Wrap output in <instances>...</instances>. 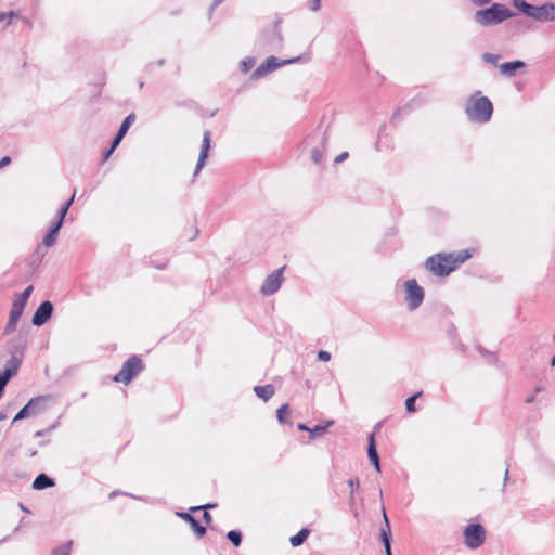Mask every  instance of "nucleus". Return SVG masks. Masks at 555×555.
I'll list each match as a JSON object with an SVG mask.
<instances>
[{
    "mask_svg": "<svg viewBox=\"0 0 555 555\" xmlns=\"http://www.w3.org/2000/svg\"><path fill=\"white\" fill-rule=\"evenodd\" d=\"M470 257L472 253L468 249L460 250L456 255L439 253L426 259L425 269L437 276H447Z\"/></svg>",
    "mask_w": 555,
    "mask_h": 555,
    "instance_id": "f257e3e1",
    "label": "nucleus"
},
{
    "mask_svg": "<svg viewBox=\"0 0 555 555\" xmlns=\"http://www.w3.org/2000/svg\"><path fill=\"white\" fill-rule=\"evenodd\" d=\"M467 119L472 122L486 124L493 115V104L489 98L476 91L466 102L464 108Z\"/></svg>",
    "mask_w": 555,
    "mask_h": 555,
    "instance_id": "f03ea898",
    "label": "nucleus"
},
{
    "mask_svg": "<svg viewBox=\"0 0 555 555\" xmlns=\"http://www.w3.org/2000/svg\"><path fill=\"white\" fill-rule=\"evenodd\" d=\"M512 4L519 12L539 23L555 21V3L547 2L541 5L528 3L526 0H512Z\"/></svg>",
    "mask_w": 555,
    "mask_h": 555,
    "instance_id": "7ed1b4c3",
    "label": "nucleus"
},
{
    "mask_svg": "<svg viewBox=\"0 0 555 555\" xmlns=\"http://www.w3.org/2000/svg\"><path fill=\"white\" fill-rule=\"evenodd\" d=\"M514 16V13L503 3H493L491 7L475 12L474 21L483 27L501 24Z\"/></svg>",
    "mask_w": 555,
    "mask_h": 555,
    "instance_id": "20e7f679",
    "label": "nucleus"
},
{
    "mask_svg": "<svg viewBox=\"0 0 555 555\" xmlns=\"http://www.w3.org/2000/svg\"><path fill=\"white\" fill-rule=\"evenodd\" d=\"M143 367L142 360L138 356H131L124 362L120 371L114 376L113 380L128 385Z\"/></svg>",
    "mask_w": 555,
    "mask_h": 555,
    "instance_id": "39448f33",
    "label": "nucleus"
},
{
    "mask_svg": "<svg viewBox=\"0 0 555 555\" xmlns=\"http://www.w3.org/2000/svg\"><path fill=\"white\" fill-rule=\"evenodd\" d=\"M405 302L410 311L416 310L424 301L425 292L415 279L404 282Z\"/></svg>",
    "mask_w": 555,
    "mask_h": 555,
    "instance_id": "423d86ee",
    "label": "nucleus"
},
{
    "mask_svg": "<svg viewBox=\"0 0 555 555\" xmlns=\"http://www.w3.org/2000/svg\"><path fill=\"white\" fill-rule=\"evenodd\" d=\"M282 43L283 37L276 26L263 30L257 40L258 47L266 52L279 50Z\"/></svg>",
    "mask_w": 555,
    "mask_h": 555,
    "instance_id": "0eeeda50",
    "label": "nucleus"
},
{
    "mask_svg": "<svg viewBox=\"0 0 555 555\" xmlns=\"http://www.w3.org/2000/svg\"><path fill=\"white\" fill-rule=\"evenodd\" d=\"M300 57H294L288 60L279 61L275 56L267 57L250 75L251 80H258L279 67L299 61Z\"/></svg>",
    "mask_w": 555,
    "mask_h": 555,
    "instance_id": "6e6552de",
    "label": "nucleus"
},
{
    "mask_svg": "<svg viewBox=\"0 0 555 555\" xmlns=\"http://www.w3.org/2000/svg\"><path fill=\"white\" fill-rule=\"evenodd\" d=\"M464 543L470 550L480 547L486 541V530L480 524H469L463 531Z\"/></svg>",
    "mask_w": 555,
    "mask_h": 555,
    "instance_id": "1a4fd4ad",
    "label": "nucleus"
},
{
    "mask_svg": "<svg viewBox=\"0 0 555 555\" xmlns=\"http://www.w3.org/2000/svg\"><path fill=\"white\" fill-rule=\"evenodd\" d=\"M311 141H318L319 145L314 146L311 151V160L315 165H320L323 160V153L326 149L328 137L326 131L323 132H313L311 135L307 137L306 143L310 144Z\"/></svg>",
    "mask_w": 555,
    "mask_h": 555,
    "instance_id": "9d476101",
    "label": "nucleus"
},
{
    "mask_svg": "<svg viewBox=\"0 0 555 555\" xmlns=\"http://www.w3.org/2000/svg\"><path fill=\"white\" fill-rule=\"evenodd\" d=\"M44 397L31 398L14 416L12 423L37 415L44 409Z\"/></svg>",
    "mask_w": 555,
    "mask_h": 555,
    "instance_id": "9b49d317",
    "label": "nucleus"
},
{
    "mask_svg": "<svg viewBox=\"0 0 555 555\" xmlns=\"http://www.w3.org/2000/svg\"><path fill=\"white\" fill-rule=\"evenodd\" d=\"M27 346V334L22 330L16 335L10 338L5 345V350L10 356L24 358V352Z\"/></svg>",
    "mask_w": 555,
    "mask_h": 555,
    "instance_id": "f8f14e48",
    "label": "nucleus"
},
{
    "mask_svg": "<svg viewBox=\"0 0 555 555\" xmlns=\"http://www.w3.org/2000/svg\"><path fill=\"white\" fill-rule=\"evenodd\" d=\"M283 271L284 267L273 271L266 278L260 288V292L263 296H271L280 289Z\"/></svg>",
    "mask_w": 555,
    "mask_h": 555,
    "instance_id": "ddd939ff",
    "label": "nucleus"
},
{
    "mask_svg": "<svg viewBox=\"0 0 555 555\" xmlns=\"http://www.w3.org/2000/svg\"><path fill=\"white\" fill-rule=\"evenodd\" d=\"M52 313H53L52 302L49 300H44L36 309L35 313L31 318V323L35 326H42L43 324H46L49 321Z\"/></svg>",
    "mask_w": 555,
    "mask_h": 555,
    "instance_id": "4468645a",
    "label": "nucleus"
},
{
    "mask_svg": "<svg viewBox=\"0 0 555 555\" xmlns=\"http://www.w3.org/2000/svg\"><path fill=\"white\" fill-rule=\"evenodd\" d=\"M210 143H211V133L209 130H206L203 135L202 149H201L197 164H196V167L194 170L195 176L202 170V168L205 165L206 158L208 156V151L210 149Z\"/></svg>",
    "mask_w": 555,
    "mask_h": 555,
    "instance_id": "2eb2a0df",
    "label": "nucleus"
},
{
    "mask_svg": "<svg viewBox=\"0 0 555 555\" xmlns=\"http://www.w3.org/2000/svg\"><path fill=\"white\" fill-rule=\"evenodd\" d=\"M176 515L188 522L193 532L197 538H202L206 533V527L201 525V522L189 512H177Z\"/></svg>",
    "mask_w": 555,
    "mask_h": 555,
    "instance_id": "dca6fc26",
    "label": "nucleus"
},
{
    "mask_svg": "<svg viewBox=\"0 0 555 555\" xmlns=\"http://www.w3.org/2000/svg\"><path fill=\"white\" fill-rule=\"evenodd\" d=\"M383 517H384V521H385V528L380 529L379 539L385 547V554L392 555V553H391V529H390L389 520H388L385 509H383Z\"/></svg>",
    "mask_w": 555,
    "mask_h": 555,
    "instance_id": "f3484780",
    "label": "nucleus"
},
{
    "mask_svg": "<svg viewBox=\"0 0 555 555\" xmlns=\"http://www.w3.org/2000/svg\"><path fill=\"white\" fill-rule=\"evenodd\" d=\"M134 120H135V115L133 113L129 114L124 119L117 133L115 134L114 139L112 140L113 149H117V146L120 144L121 140L124 139V137L128 132L130 126L134 122Z\"/></svg>",
    "mask_w": 555,
    "mask_h": 555,
    "instance_id": "a211bd4d",
    "label": "nucleus"
},
{
    "mask_svg": "<svg viewBox=\"0 0 555 555\" xmlns=\"http://www.w3.org/2000/svg\"><path fill=\"white\" fill-rule=\"evenodd\" d=\"M525 66L526 63L519 60L505 62L500 65V72L507 77H513L517 69L524 68Z\"/></svg>",
    "mask_w": 555,
    "mask_h": 555,
    "instance_id": "6ab92c4d",
    "label": "nucleus"
},
{
    "mask_svg": "<svg viewBox=\"0 0 555 555\" xmlns=\"http://www.w3.org/2000/svg\"><path fill=\"white\" fill-rule=\"evenodd\" d=\"M54 485H55L54 479L44 473L39 474L33 481V488L36 490L48 489V488L53 487Z\"/></svg>",
    "mask_w": 555,
    "mask_h": 555,
    "instance_id": "aec40b11",
    "label": "nucleus"
},
{
    "mask_svg": "<svg viewBox=\"0 0 555 555\" xmlns=\"http://www.w3.org/2000/svg\"><path fill=\"white\" fill-rule=\"evenodd\" d=\"M254 392L256 393V396L258 398H260L267 402L269 399H271L273 397L275 390L271 384H268V385H263V386H255Z\"/></svg>",
    "mask_w": 555,
    "mask_h": 555,
    "instance_id": "412c9836",
    "label": "nucleus"
},
{
    "mask_svg": "<svg viewBox=\"0 0 555 555\" xmlns=\"http://www.w3.org/2000/svg\"><path fill=\"white\" fill-rule=\"evenodd\" d=\"M310 534V530L308 528H301L295 535L291 537L289 543L294 547H298L305 543Z\"/></svg>",
    "mask_w": 555,
    "mask_h": 555,
    "instance_id": "4be33fe9",
    "label": "nucleus"
},
{
    "mask_svg": "<svg viewBox=\"0 0 555 555\" xmlns=\"http://www.w3.org/2000/svg\"><path fill=\"white\" fill-rule=\"evenodd\" d=\"M367 457H369L370 462L379 460V455H378V452L376 449V443H375V433H371L369 436Z\"/></svg>",
    "mask_w": 555,
    "mask_h": 555,
    "instance_id": "5701e85b",
    "label": "nucleus"
},
{
    "mask_svg": "<svg viewBox=\"0 0 555 555\" xmlns=\"http://www.w3.org/2000/svg\"><path fill=\"white\" fill-rule=\"evenodd\" d=\"M23 359L17 358L14 356H10V358L7 360L4 370L11 372L13 375H15L22 365Z\"/></svg>",
    "mask_w": 555,
    "mask_h": 555,
    "instance_id": "b1692460",
    "label": "nucleus"
},
{
    "mask_svg": "<svg viewBox=\"0 0 555 555\" xmlns=\"http://www.w3.org/2000/svg\"><path fill=\"white\" fill-rule=\"evenodd\" d=\"M334 424V421H326L324 424H318L314 427L309 429L310 436L312 438L320 437L324 435L330 426Z\"/></svg>",
    "mask_w": 555,
    "mask_h": 555,
    "instance_id": "393cba45",
    "label": "nucleus"
},
{
    "mask_svg": "<svg viewBox=\"0 0 555 555\" xmlns=\"http://www.w3.org/2000/svg\"><path fill=\"white\" fill-rule=\"evenodd\" d=\"M74 198H75V192L73 193V195L67 199L65 201L61 207L59 208L57 212H56V216L64 219L66 218V215L70 208V206L73 205L74 203Z\"/></svg>",
    "mask_w": 555,
    "mask_h": 555,
    "instance_id": "a878e982",
    "label": "nucleus"
},
{
    "mask_svg": "<svg viewBox=\"0 0 555 555\" xmlns=\"http://www.w3.org/2000/svg\"><path fill=\"white\" fill-rule=\"evenodd\" d=\"M24 308H25V306L13 301L11 310H10L9 318L13 319V320H16V321H20V319H21V317L23 314Z\"/></svg>",
    "mask_w": 555,
    "mask_h": 555,
    "instance_id": "bb28decb",
    "label": "nucleus"
},
{
    "mask_svg": "<svg viewBox=\"0 0 555 555\" xmlns=\"http://www.w3.org/2000/svg\"><path fill=\"white\" fill-rule=\"evenodd\" d=\"M73 541H68L52 550L51 555H70Z\"/></svg>",
    "mask_w": 555,
    "mask_h": 555,
    "instance_id": "cd10ccee",
    "label": "nucleus"
},
{
    "mask_svg": "<svg viewBox=\"0 0 555 555\" xmlns=\"http://www.w3.org/2000/svg\"><path fill=\"white\" fill-rule=\"evenodd\" d=\"M227 539L235 546L238 547L242 543V532L240 530H230L227 533Z\"/></svg>",
    "mask_w": 555,
    "mask_h": 555,
    "instance_id": "c85d7f7f",
    "label": "nucleus"
},
{
    "mask_svg": "<svg viewBox=\"0 0 555 555\" xmlns=\"http://www.w3.org/2000/svg\"><path fill=\"white\" fill-rule=\"evenodd\" d=\"M57 235H59L57 232H55L54 230L49 229L47 234L43 237L42 244L46 247H52L55 244V242H56Z\"/></svg>",
    "mask_w": 555,
    "mask_h": 555,
    "instance_id": "c756f323",
    "label": "nucleus"
},
{
    "mask_svg": "<svg viewBox=\"0 0 555 555\" xmlns=\"http://www.w3.org/2000/svg\"><path fill=\"white\" fill-rule=\"evenodd\" d=\"M256 64V59L253 56L245 57L240 63V69L242 73H248Z\"/></svg>",
    "mask_w": 555,
    "mask_h": 555,
    "instance_id": "7c9ffc66",
    "label": "nucleus"
},
{
    "mask_svg": "<svg viewBox=\"0 0 555 555\" xmlns=\"http://www.w3.org/2000/svg\"><path fill=\"white\" fill-rule=\"evenodd\" d=\"M421 396L422 391H418L405 400L404 404L408 413H414L416 411L415 401Z\"/></svg>",
    "mask_w": 555,
    "mask_h": 555,
    "instance_id": "2f4dec72",
    "label": "nucleus"
},
{
    "mask_svg": "<svg viewBox=\"0 0 555 555\" xmlns=\"http://www.w3.org/2000/svg\"><path fill=\"white\" fill-rule=\"evenodd\" d=\"M34 287L31 285L27 286L20 295L16 299H14L13 301L17 302V304H21L23 306H26L27 304V300L33 292Z\"/></svg>",
    "mask_w": 555,
    "mask_h": 555,
    "instance_id": "473e14b6",
    "label": "nucleus"
},
{
    "mask_svg": "<svg viewBox=\"0 0 555 555\" xmlns=\"http://www.w3.org/2000/svg\"><path fill=\"white\" fill-rule=\"evenodd\" d=\"M289 413V406L287 403L282 404L276 411V417L281 424H286V415Z\"/></svg>",
    "mask_w": 555,
    "mask_h": 555,
    "instance_id": "72a5a7b5",
    "label": "nucleus"
},
{
    "mask_svg": "<svg viewBox=\"0 0 555 555\" xmlns=\"http://www.w3.org/2000/svg\"><path fill=\"white\" fill-rule=\"evenodd\" d=\"M348 486L350 487V505H352L354 502V492L357 489L360 488L359 478H357V477L350 478L348 480Z\"/></svg>",
    "mask_w": 555,
    "mask_h": 555,
    "instance_id": "f704fd0d",
    "label": "nucleus"
},
{
    "mask_svg": "<svg viewBox=\"0 0 555 555\" xmlns=\"http://www.w3.org/2000/svg\"><path fill=\"white\" fill-rule=\"evenodd\" d=\"M17 323H18V321L9 318L7 324L3 328L2 336H8V335L12 334L13 332H15L16 327H17Z\"/></svg>",
    "mask_w": 555,
    "mask_h": 555,
    "instance_id": "c9c22d12",
    "label": "nucleus"
},
{
    "mask_svg": "<svg viewBox=\"0 0 555 555\" xmlns=\"http://www.w3.org/2000/svg\"><path fill=\"white\" fill-rule=\"evenodd\" d=\"M14 375L11 372H9L4 369L2 371H0V387L5 389V386L8 385V383L10 382V379Z\"/></svg>",
    "mask_w": 555,
    "mask_h": 555,
    "instance_id": "e433bc0d",
    "label": "nucleus"
},
{
    "mask_svg": "<svg viewBox=\"0 0 555 555\" xmlns=\"http://www.w3.org/2000/svg\"><path fill=\"white\" fill-rule=\"evenodd\" d=\"M499 59H500V55H498V54H493V53H483L482 54V60L486 63H489V64H492V65H496Z\"/></svg>",
    "mask_w": 555,
    "mask_h": 555,
    "instance_id": "4c0bfd02",
    "label": "nucleus"
},
{
    "mask_svg": "<svg viewBox=\"0 0 555 555\" xmlns=\"http://www.w3.org/2000/svg\"><path fill=\"white\" fill-rule=\"evenodd\" d=\"M64 219L60 218V217H55V220L52 222L50 229L51 230H54L55 232H60L61 228L63 227L64 224Z\"/></svg>",
    "mask_w": 555,
    "mask_h": 555,
    "instance_id": "58836bf2",
    "label": "nucleus"
},
{
    "mask_svg": "<svg viewBox=\"0 0 555 555\" xmlns=\"http://www.w3.org/2000/svg\"><path fill=\"white\" fill-rule=\"evenodd\" d=\"M318 360L323 361V362H327V361L331 360V353L328 351H325V350H320L318 352Z\"/></svg>",
    "mask_w": 555,
    "mask_h": 555,
    "instance_id": "ea45409f",
    "label": "nucleus"
},
{
    "mask_svg": "<svg viewBox=\"0 0 555 555\" xmlns=\"http://www.w3.org/2000/svg\"><path fill=\"white\" fill-rule=\"evenodd\" d=\"M150 263H151V266H153L156 269L164 270L167 268L168 260H164L160 262L159 261L154 262L153 260H151Z\"/></svg>",
    "mask_w": 555,
    "mask_h": 555,
    "instance_id": "a19ab883",
    "label": "nucleus"
},
{
    "mask_svg": "<svg viewBox=\"0 0 555 555\" xmlns=\"http://www.w3.org/2000/svg\"><path fill=\"white\" fill-rule=\"evenodd\" d=\"M321 8V0H310L309 1V9L313 12L319 11Z\"/></svg>",
    "mask_w": 555,
    "mask_h": 555,
    "instance_id": "79ce46f5",
    "label": "nucleus"
},
{
    "mask_svg": "<svg viewBox=\"0 0 555 555\" xmlns=\"http://www.w3.org/2000/svg\"><path fill=\"white\" fill-rule=\"evenodd\" d=\"M15 16V12L11 11L8 14L0 12V23L3 22L7 17H9L8 25L11 24V20Z\"/></svg>",
    "mask_w": 555,
    "mask_h": 555,
    "instance_id": "37998d69",
    "label": "nucleus"
},
{
    "mask_svg": "<svg viewBox=\"0 0 555 555\" xmlns=\"http://www.w3.org/2000/svg\"><path fill=\"white\" fill-rule=\"evenodd\" d=\"M348 156H349L348 152H343L338 156H336L334 162H335V164L343 163L344 160H346L348 158Z\"/></svg>",
    "mask_w": 555,
    "mask_h": 555,
    "instance_id": "c03bdc74",
    "label": "nucleus"
},
{
    "mask_svg": "<svg viewBox=\"0 0 555 555\" xmlns=\"http://www.w3.org/2000/svg\"><path fill=\"white\" fill-rule=\"evenodd\" d=\"M116 149H113V142H112L109 149L104 152L102 162H106L111 157V155L113 154V152Z\"/></svg>",
    "mask_w": 555,
    "mask_h": 555,
    "instance_id": "a18cd8bd",
    "label": "nucleus"
},
{
    "mask_svg": "<svg viewBox=\"0 0 555 555\" xmlns=\"http://www.w3.org/2000/svg\"><path fill=\"white\" fill-rule=\"evenodd\" d=\"M12 162L11 157L10 156H4L0 159V169L10 165Z\"/></svg>",
    "mask_w": 555,
    "mask_h": 555,
    "instance_id": "49530a36",
    "label": "nucleus"
},
{
    "mask_svg": "<svg viewBox=\"0 0 555 555\" xmlns=\"http://www.w3.org/2000/svg\"><path fill=\"white\" fill-rule=\"evenodd\" d=\"M54 427H55V425H53V426H51L50 428H47V429L37 430L35 433V437H42V436H44L47 433H49Z\"/></svg>",
    "mask_w": 555,
    "mask_h": 555,
    "instance_id": "de8ad7c7",
    "label": "nucleus"
},
{
    "mask_svg": "<svg viewBox=\"0 0 555 555\" xmlns=\"http://www.w3.org/2000/svg\"><path fill=\"white\" fill-rule=\"evenodd\" d=\"M203 519L207 525H210L212 521V516L207 511H204Z\"/></svg>",
    "mask_w": 555,
    "mask_h": 555,
    "instance_id": "09e8293b",
    "label": "nucleus"
},
{
    "mask_svg": "<svg viewBox=\"0 0 555 555\" xmlns=\"http://www.w3.org/2000/svg\"><path fill=\"white\" fill-rule=\"evenodd\" d=\"M224 0H214L209 7V12H212L216 10L217 7H219Z\"/></svg>",
    "mask_w": 555,
    "mask_h": 555,
    "instance_id": "8fccbe9b",
    "label": "nucleus"
},
{
    "mask_svg": "<svg viewBox=\"0 0 555 555\" xmlns=\"http://www.w3.org/2000/svg\"><path fill=\"white\" fill-rule=\"evenodd\" d=\"M509 465L507 464V467L505 469V473H504V482H503V488H502V491L505 490V487H506V482H507V479H508V473H509Z\"/></svg>",
    "mask_w": 555,
    "mask_h": 555,
    "instance_id": "3c124183",
    "label": "nucleus"
},
{
    "mask_svg": "<svg viewBox=\"0 0 555 555\" xmlns=\"http://www.w3.org/2000/svg\"><path fill=\"white\" fill-rule=\"evenodd\" d=\"M476 5H485L490 2V0H470Z\"/></svg>",
    "mask_w": 555,
    "mask_h": 555,
    "instance_id": "603ef678",
    "label": "nucleus"
},
{
    "mask_svg": "<svg viewBox=\"0 0 555 555\" xmlns=\"http://www.w3.org/2000/svg\"><path fill=\"white\" fill-rule=\"evenodd\" d=\"M297 428H298L299 430H301V431H309V429H310V428H309L306 424H304V423H299V424L297 425Z\"/></svg>",
    "mask_w": 555,
    "mask_h": 555,
    "instance_id": "864d4df0",
    "label": "nucleus"
},
{
    "mask_svg": "<svg viewBox=\"0 0 555 555\" xmlns=\"http://www.w3.org/2000/svg\"><path fill=\"white\" fill-rule=\"evenodd\" d=\"M377 472H380V460L371 462Z\"/></svg>",
    "mask_w": 555,
    "mask_h": 555,
    "instance_id": "5fc2aeb1",
    "label": "nucleus"
},
{
    "mask_svg": "<svg viewBox=\"0 0 555 555\" xmlns=\"http://www.w3.org/2000/svg\"><path fill=\"white\" fill-rule=\"evenodd\" d=\"M202 506H203V509H204V511H207V509H209V508H214V507H216V506H217V504H215V503H208V504H205V505H202Z\"/></svg>",
    "mask_w": 555,
    "mask_h": 555,
    "instance_id": "6e6d98bb",
    "label": "nucleus"
},
{
    "mask_svg": "<svg viewBox=\"0 0 555 555\" xmlns=\"http://www.w3.org/2000/svg\"><path fill=\"white\" fill-rule=\"evenodd\" d=\"M478 350H479V352H480L481 354H489V356H491V357H494V354H493V353L488 352V351H487V350H485L481 346H478Z\"/></svg>",
    "mask_w": 555,
    "mask_h": 555,
    "instance_id": "4d7b16f0",
    "label": "nucleus"
},
{
    "mask_svg": "<svg viewBox=\"0 0 555 555\" xmlns=\"http://www.w3.org/2000/svg\"><path fill=\"white\" fill-rule=\"evenodd\" d=\"M201 509H203L202 505L201 506H193V507L190 508L189 513H194V512H197V511H201Z\"/></svg>",
    "mask_w": 555,
    "mask_h": 555,
    "instance_id": "13d9d810",
    "label": "nucleus"
},
{
    "mask_svg": "<svg viewBox=\"0 0 555 555\" xmlns=\"http://www.w3.org/2000/svg\"><path fill=\"white\" fill-rule=\"evenodd\" d=\"M18 507L25 513H30L29 509L23 503H18Z\"/></svg>",
    "mask_w": 555,
    "mask_h": 555,
    "instance_id": "bf43d9fd",
    "label": "nucleus"
},
{
    "mask_svg": "<svg viewBox=\"0 0 555 555\" xmlns=\"http://www.w3.org/2000/svg\"><path fill=\"white\" fill-rule=\"evenodd\" d=\"M534 401V396H530L526 399V403H532Z\"/></svg>",
    "mask_w": 555,
    "mask_h": 555,
    "instance_id": "052dcab7",
    "label": "nucleus"
},
{
    "mask_svg": "<svg viewBox=\"0 0 555 555\" xmlns=\"http://www.w3.org/2000/svg\"><path fill=\"white\" fill-rule=\"evenodd\" d=\"M7 418V414L4 412H0V421H4Z\"/></svg>",
    "mask_w": 555,
    "mask_h": 555,
    "instance_id": "680f3d73",
    "label": "nucleus"
},
{
    "mask_svg": "<svg viewBox=\"0 0 555 555\" xmlns=\"http://www.w3.org/2000/svg\"><path fill=\"white\" fill-rule=\"evenodd\" d=\"M37 455V451L36 450H30L29 451V456L34 457Z\"/></svg>",
    "mask_w": 555,
    "mask_h": 555,
    "instance_id": "e2e57ef3",
    "label": "nucleus"
},
{
    "mask_svg": "<svg viewBox=\"0 0 555 555\" xmlns=\"http://www.w3.org/2000/svg\"><path fill=\"white\" fill-rule=\"evenodd\" d=\"M165 64V60L164 59H160L157 61V65L158 66H163Z\"/></svg>",
    "mask_w": 555,
    "mask_h": 555,
    "instance_id": "0e129e2a",
    "label": "nucleus"
},
{
    "mask_svg": "<svg viewBox=\"0 0 555 555\" xmlns=\"http://www.w3.org/2000/svg\"><path fill=\"white\" fill-rule=\"evenodd\" d=\"M551 365H552V366H555V356H554V357L552 358V360H551Z\"/></svg>",
    "mask_w": 555,
    "mask_h": 555,
    "instance_id": "69168bd1",
    "label": "nucleus"
},
{
    "mask_svg": "<svg viewBox=\"0 0 555 555\" xmlns=\"http://www.w3.org/2000/svg\"><path fill=\"white\" fill-rule=\"evenodd\" d=\"M143 86H144V83H143V82H140V83H139L140 89H142V88H143Z\"/></svg>",
    "mask_w": 555,
    "mask_h": 555,
    "instance_id": "338daca9",
    "label": "nucleus"
}]
</instances>
